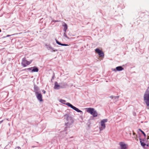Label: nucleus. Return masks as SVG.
I'll list each match as a JSON object with an SVG mask.
<instances>
[{"label": "nucleus", "mask_w": 149, "mask_h": 149, "mask_svg": "<svg viewBox=\"0 0 149 149\" xmlns=\"http://www.w3.org/2000/svg\"><path fill=\"white\" fill-rule=\"evenodd\" d=\"M64 86H61L58 84L57 82L56 81L54 83V88L55 89L58 90L61 88H63L65 87L66 84L65 83H64Z\"/></svg>", "instance_id": "0eeeda50"}, {"label": "nucleus", "mask_w": 149, "mask_h": 149, "mask_svg": "<svg viewBox=\"0 0 149 149\" xmlns=\"http://www.w3.org/2000/svg\"><path fill=\"white\" fill-rule=\"evenodd\" d=\"M53 77H52V78H53Z\"/></svg>", "instance_id": "c9c22d12"}, {"label": "nucleus", "mask_w": 149, "mask_h": 149, "mask_svg": "<svg viewBox=\"0 0 149 149\" xmlns=\"http://www.w3.org/2000/svg\"><path fill=\"white\" fill-rule=\"evenodd\" d=\"M14 35V34H12V35H8L4 37V38H6V37H9L10 36L13 35Z\"/></svg>", "instance_id": "4be33fe9"}, {"label": "nucleus", "mask_w": 149, "mask_h": 149, "mask_svg": "<svg viewBox=\"0 0 149 149\" xmlns=\"http://www.w3.org/2000/svg\"><path fill=\"white\" fill-rule=\"evenodd\" d=\"M133 134L134 135H135L136 134L135 132H133Z\"/></svg>", "instance_id": "c85d7f7f"}, {"label": "nucleus", "mask_w": 149, "mask_h": 149, "mask_svg": "<svg viewBox=\"0 0 149 149\" xmlns=\"http://www.w3.org/2000/svg\"><path fill=\"white\" fill-rule=\"evenodd\" d=\"M63 26L64 27V29H67L68 26L66 23H64V24L63 25Z\"/></svg>", "instance_id": "f3484780"}, {"label": "nucleus", "mask_w": 149, "mask_h": 149, "mask_svg": "<svg viewBox=\"0 0 149 149\" xmlns=\"http://www.w3.org/2000/svg\"><path fill=\"white\" fill-rule=\"evenodd\" d=\"M37 146H33L32 147V148H34V147H37Z\"/></svg>", "instance_id": "f704fd0d"}, {"label": "nucleus", "mask_w": 149, "mask_h": 149, "mask_svg": "<svg viewBox=\"0 0 149 149\" xmlns=\"http://www.w3.org/2000/svg\"><path fill=\"white\" fill-rule=\"evenodd\" d=\"M119 145L121 149H126L127 145L124 143L123 142H121L119 143Z\"/></svg>", "instance_id": "f8f14e48"}, {"label": "nucleus", "mask_w": 149, "mask_h": 149, "mask_svg": "<svg viewBox=\"0 0 149 149\" xmlns=\"http://www.w3.org/2000/svg\"><path fill=\"white\" fill-rule=\"evenodd\" d=\"M35 95L38 100L40 102L43 101L42 95L40 92L39 93L35 94Z\"/></svg>", "instance_id": "9d476101"}, {"label": "nucleus", "mask_w": 149, "mask_h": 149, "mask_svg": "<svg viewBox=\"0 0 149 149\" xmlns=\"http://www.w3.org/2000/svg\"><path fill=\"white\" fill-rule=\"evenodd\" d=\"M59 102L61 103L65 104L68 107H70L72 109H73L76 111L78 113H80L81 114L83 113V112L79 110V109L73 106L72 104H71L69 102L65 103L66 101L62 99H60L59 100Z\"/></svg>", "instance_id": "f257e3e1"}, {"label": "nucleus", "mask_w": 149, "mask_h": 149, "mask_svg": "<svg viewBox=\"0 0 149 149\" xmlns=\"http://www.w3.org/2000/svg\"><path fill=\"white\" fill-rule=\"evenodd\" d=\"M64 117H66V120L67 121L68 120V119L70 118V117H69V115L68 114H66L64 115Z\"/></svg>", "instance_id": "6ab92c4d"}, {"label": "nucleus", "mask_w": 149, "mask_h": 149, "mask_svg": "<svg viewBox=\"0 0 149 149\" xmlns=\"http://www.w3.org/2000/svg\"><path fill=\"white\" fill-rule=\"evenodd\" d=\"M138 138L139 139V140H140V141H142L141 139V137L140 136H139Z\"/></svg>", "instance_id": "b1692460"}, {"label": "nucleus", "mask_w": 149, "mask_h": 149, "mask_svg": "<svg viewBox=\"0 0 149 149\" xmlns=\"http://www.w3.org/2000/svg\"><path fill=\"white\" fill-rule=\"evenodd\" d=\"M29 71L30 72H38L39 71V69L36 66H34L33 67L24 69L22 70L23 71Z\"/></svg>", "instance_id": "20e7f679"}, {"label": "nucleus", "mask_w": 149, "mask_h": 149, "mask_svg": "<svg viewBox=\"0 0 149 149\" xmlns=\"http://www.w3.org/2000/svg\"><path fill=\"white\" fill-rule=\"evenodd\" d=\"M107 121L108 119H103L101 121V127L99 128L100 131H101L105 128L106 127L105 123L107 122Z\"/></svg>", "instance_id": "39448f33"}, {"label": "nucleus", "mask_w": 149, "mask_h": 149, "mask_svg": "<svg viewBox=\"0 0 149 149\" xmlns=\"http://www.w3.org/2000/svg\"><path fill=\"white\" fill-rule=\"evenodd\" d=\"M40 90L39 88L37 85L35 84L34 86V92L35 94L39 93V91Z\"/></svg>", "instance_id": "ddd939ff"}, {"label": "nucleus", "mask_w": 149, "mask_h": 149, "mask_svg": "<svg viewBox=\"0 0 149 149\" xmlns=\"http://www.w3.org/2000/svg\"><path fill=\"white\" fill-rule=\"evenodd\" d=\"M146 146H147V147H148L149 146V145L148 144H146Z\"/></svg>", "instance_id": "72a5a7b5"}, {"label": "nucleus", "mask_w": 149, "mask_h": 149, "mask_svg": "<svg viewBox=\"0 0 149 149\" xmlns=\"http://www.w3.org/2000/svg\"><path fill=\"white\" fill-rule=\"evenodd\" d=\"M3 120L0 121V124L1 123H2V122H3Z\"/></svg>", "instance_id": "7c9ffc66"}, {"label": "nucleus", "mask_w": 149, "mask_h": 149, "mask_svg": "<svg viewBox=\"0 0 149 149\" xmlns=\"http://www.w3.org/2000/svg\"><path fill=\"white\" fill-rule=\"evenodd\" d=\"M67 30L66 29H63V30L64 31V33H66V31H67Z\"/></svg>", "instance_id": "cd10ccee"}, {"label": "nucleus", "mask_w": 149, "mask_h": 149, "mask_svg": "<svg viewBox=\"0 0 149 149\" xmlns=\"http://www.w3.org/2000/svg\"><path fill=\"white\" fill-rule=\"evenodd\" d=\"M63 36L66 38H67L68 39H69V38L67 36V35H66V33H63Z\"/></svg>", "instance_id": "aec40b11"}, {"label": "nucleus", "mask_w": 149, "mask_h": 149, "mask_svg": "<svg viewBox=\"0 0 149 149\" xmlns=\"http://www.w3.org/2000/svg\"><path fill=\"white\" fill-rule=\"evenodd\" d=\"M143 99L147 107L149 106V93H144L143 95Z\"/></svg>", "instance_id": "423d86ee"}, {"label": "nucleus", "mask_w": 149, "mask_h": 149, "mask_svg": "<svg viewBox=\"0 0 149 149\" xmlns=\"http://www.w3.org/2000/svg\"><path fill=\"white\" fill-rule=\"evenodd\" d=\"M86 111L92 115L93 117H96L98 115L97 113L94 108L89 107L86 108Z\"/></svg>", "instance_id": "f03ea898"}, {"label": "nucleus", "mask_w": 149, "mask_h": 149, "mask_svg": "<svg viewBox=\"0 0 149 149\" xmlns=\"http://www.w3.org/2000/svg\"><path fill=\"white\" fill-rule=\"evenodd\" d=\"M148 87H149V86Z\"/></svg>", "instance_id": "e433bc0d"}, {"label": "nucleus", "mask_w": 149, "mask_h": 149, "mask_svg": "<svg viewBox=\"0 0 149 149\" xmlns=\"http://www.w3.org/2000/svg\"><path fill=\"white\" fill-rule=\"evenodd\" d=\"M68 123H65V125L66 126H68Z\"/></svg>", "instance_id": "c756f323"}, {"label": "nucleus", "mask_w": 149, "mask_h": 149, "mask_svg": "<svg viewBox=\"0 0 149 149\" xmlns=\"http://www.w3.org/2000/svg\"><path fill=\"white\" fill-rule=\"evenodd\" d=\"M145 93H149V87H148L146 90Z\"/></svg>", "instance_id": "412c9836"}, {"label": "nucleus", "mask_w": 149, "mask_h": 149, "mask_svg": "<svg viewBox=\"0 0 149 149\" xmlns=\"http://www.w3.org/2000/svg\"><path fill=\"white\" fill-rule=\"evenodd\" d=\"M124 68L122 66H119L116 67L115 68H112V70L113 71L116 72V71H121L124 70Z\"/></svg>", "instance_id": "9b49d317"}, {"label": "nucleus", "mask_w": 149, "mask_h": 149, "mask_svg": "<svg viewBox=\"0 0 149 149\" xmlns=\"http://www.w3.org/2000/svg\"><path fill=\"white\" fill-rule=\"evenodd\" d=\"M95 52L98 54L99 56L100 57H103L104 54L103 52L100 49H99L97 48L95 50Z\"/></svg>", "instance_id": "1a4fd4ad"}, {"label": "nucleus", "mask_w": 149, "mask_h": 149, "mask_svg": "<svg viewBox=\"0 0 149 149\" xmlns=\"http://www.w3.org/2000/svg\"><path fill=\"white\" fill-rule=\"evenodd\" d=\"M139 130L143 134V136H144L145 137H146V134L144 133V132L143 130H142L141 129H139Z\"/></svg>", "instance_id": "a211bd4d"}, {"label": "nucleus", "mask_w": 149, "mask_h": 149, "mask_svg": "<svg viewBox=\"0 0 149 149\" xmlns=\"http://www.w3.org/2000/svg\"><path fill=\"white\" fill-rule=\"evenodd\" d=\"M32 60H30V61H29L26 59V58L25 57H24L22 59L21 64L23 67H25L27 65H30L32 62Z\"/></svg>", "instance_id": "7ed1b4c3"}, {"label": "nucleus", "mask_w": 149, "mask_h": 149, "mask_svg": "<svg viewBox=\"0 0 149 149\" xmlns=\"http://www.w3.org/2000/svg\"><path fill=\"white\" fill-rule=\"evenodd\" d=\"M147 139H149V136H147Z\"/></svg>", "instance_id": "473e14b6"}, {"label": "nucleus", "mask_w": 149, "mask_h": 149, "mask_svg": "<svg viewBox=\"0 0 149 149\" xmlns=\"http://www.w3.org/2000/svg\"><path fill=\"white\" fill-rule=\"evenodd\" d=\"M21 148H20V147H19V146H17V147H16L15 149H20Z\"/></svg>", "instance_id": "393cba45"}, {"label": "nucleus", "mask_w": 149, "mask_h": 149, "mask_svg": "<svg viewBox=\"0 0 149 149\" xmlns=\"http://www.w3.org/2000/svg\"><path fill=\"white\" fill-rule=\"evenodd\" d=\"M42 92H43V93H44V94H45V93H46V91L44 90H43L42 91Z\"/></svg>", "instance_id": "bb28decb"}, {"label": "nucleus", "mask_w": 149, "mask_h": 149, "mask_svg": "<svg viewBox=\"0 0 149 149\" xmlns=\"http://www.w3.org/2000/svg\"><path fill=\"white\" fill-rule=\"evenodd\" d=\"M110 97L112 99H114L116 101H118V99L119 97V96H113V95H111Z\"/></svg>", "instance_id": "2eb2a0df"}, {"label": "nucleus", "mask_w": 149, "mask_h": 149, "mask_svg": "<svg viewBox=\"0 0 149 149\" xmlns=\"http://www.w3.org/2000/svg\"><path fill=\"white\" fill-rule=\"evenodd\" d=\"M140 13L142 15H144V14L143 13Z\"/></svg>", "instance_id": "2f4dec72"}, {"label": "nucleus", "mask_w": 149, "mask_h": 149, "mask_svg": "<svg viewBox=\"0 0 149 149\" xmlns=\"http://www.w3.org/2000/svg\"><path fill=\"white\" fill-rule=\"evenodd\" d=\"M58 21H58V20H53V22H58Z\"/></svg>", "instance_id": "a878e982"}, {"label": "nucleus", "mask_w": 149, "mask_h": 149, "mask_svg": "<svg viewBox=\"0 0 149 149\" xmlns=\"http://www.w3.org/2000/svg\"><path fill=\"white\" fill-rule=\"evenodd\" d=\"M45 46L47 50L50 51L51 52H54L58 51V50L54 49L50 45L46 44Z\"/></svg>", "instance_id": "6e6552de"}, {"label": "nucleus", "mask_w": 149, "mask_h": 149, "mask_svg": "<svg viewBox=\"0 0 149 149\" xmlns=\"http://www.w3.org/2000/svg\"><path fill=\"white\" fill-rule=\"evenodd\" d=\"M56 42V43L58 44V45H60L62 46H68L69 45L68 44H64V43H62L60 42H59L58 40H57L56 39H55Z\"/></svg>", "instance_id": "4468645a"}, {"label": "nucleus", "mask_w": 149, "mask_h": 149, "mask_svg": "<svg viewBox=\"0 0 149 149\" xmlns=\"http://www.w3.org/2000/svg\"><path fill=\"white\" fill-rule=\"evenodd\" d=\"M142 141V142H145L146 141V137L145 138L143 139H141Z\"/></svg>", "instance_id": "5701e85b"}, {"label": "nucleus", "mask_w": 149, "mask_h": 149, "mask_svg": "<svg viewBox=\"0 0 149 149\" xmlns=\"http://www.w3.org/2000/svg\"><path fill=\"white\" fill-rule=\"evenodd\" d=\"M140 143L141 145L143 147H144L146 145V144L145 143V142H142V141H140Z\"/></svg>", "instance_id": "dca6fc26"}]
</instances>
